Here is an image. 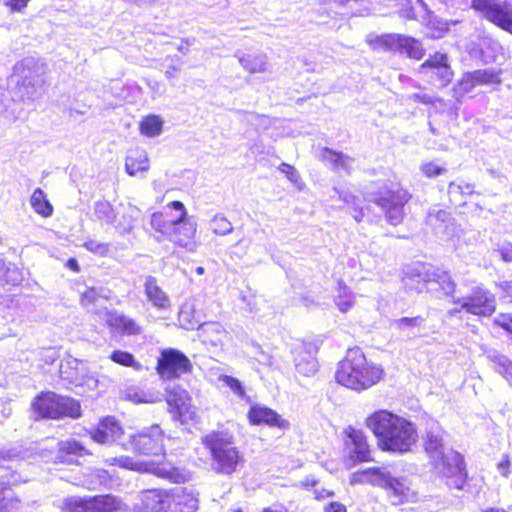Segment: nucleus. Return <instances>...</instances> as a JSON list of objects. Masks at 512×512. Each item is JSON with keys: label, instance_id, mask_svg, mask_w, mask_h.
<instances>
[{"label": "nucleus", "instance_id": "obj_1", "mask_svg": "<svg viewBox=\"0 0 512 512\" xmlns=\"http://www.w3.org/2000/svg\"><path fill=\"white\" fill-rule=\"evenodd\" d=\"M366 427L377 438L378 446L383 451L406 453L417 441L414 424L388 410H378L365 420Z\"/></svg>", "mask_w": 512, "mask_h": 512}, {"label": "nucleus", "instance_id": "obj_2", "mask_svg": "<svg viewBox=\"0 0 512 512\" xmlns=\"http://www.w3.org/2000/svg\"><path fill=\"white\" fill-rule=\"evenodd\" d=\"M383 376L381 366L369 362L358 347L348 349L345 358L339 363L336 381L355 391L366 390L378 383Z\"/></svg>", "mask_w": 512, "mask_h": 512}, {"label": "nucleus", "instance_id": "obj_3", "mask_svg": "<svg viewBox=\"0 0 512 512\" xmlns=\"http://www.w3.org/2000/svg\"><path fill=\"white\" fill-rule=\"evenodd\" d=\"M350 483L352 485L367 483L385 489L392 505L416 502L419 499L418 492L409 478L395 477L386 467H371L357 471L352 474Z\"/></svg>", "mask_w": 512, "mask_h": 512}, {"label": "nucleus", "instance_id": "obj_4", "mask_svg": "<svg viewBox=\"0 0 512 512\" xmlns=\"http://www.w3.org/2000/svg\"><path fill=\"white\" fill-rule=\"evenodd\" d=\"M202 442L210 452L211 468L218 474H233L243 461L234 437L228 431H212L203 437Z\"/></svg>", "mask_w": 512, "mask_h": 512}, {"label": "nucleus", "instance_id": "obj_5", "mask_svg": "<svg viewBox=\"0 0 512 512\" xmlns=\"http://www.w3.org/2000/svg\"><path fill=\"white\" fill-rule=\"evenodd\" d=\"M32 410L38 418L70 417L77 419L81 416V406L77 400L57 395L54 392L38 395L32 402Z\"/></svg>", "mask_w": 512, "mask_h": 512}, {"label": "nucleus", "instance_id": "obj_6", "mask_svg": "<svg viewBox=\"0 0 512 512\" xmlns=\"http://www.w3.org/2000/svg\"><path fill=\"white\" fill-rule=\"evenodd\" d=\"M44 72L43 64L34 58H26L15 65L13 81L16 82L22 98L35 99L39 96L44 83Z\"/></svg>", "mask_w": 512, "mask_h": 512}, {"label": "nucleus", "instance_id": "obj_7", "mask_svg": "<svg viewBox=\"0 0 512 512\" xmlns=\"http://www.w3.org/2000/svg\"><path fill=\"white\" fill-rule=\"evenodd\" d=\"M433 472L446 480L450 488L463 489L466 470L463 456L453 449L445 450L438 457L429 460Z\"/></svg>", "mask_w": 512, "mask_h": 512}, {"label": "nucleus", "instance_id": "obj_8", "mask_svg": "<svg viewBox=\"0 0 512 512\" xmlns=\"http://www.w3.org/2000/svg\"><path fill=\"white\" fill-rule=\"evenodd\" d=\"M193 299L186 302L179 313L180 321L184 323L186 329L198 328L199 336L203 339L204 343H209L213 346L220 345L227 336L224 327L218 322L200 323V312L197 309V301Z\"/></svg>", "mask_w": 512, "mask_h": 512}, {"label": "nucleus", "instance_id": "obj_9", "mask_svg": "<svg viewBox=\"0 0 512 512\" xmlns=\"http://www.w3.org/2000/svg\"><path fill=\"white\" fill-rule=\"evenodd\" d=\"M409 198V194L402 189L367 192L365 196V200L376 204L385 214L387 222L394 226L403 221L404 207Z\"/></svg>", "mask_w": 512, "mask_h": 512}, {"label": "nucleus", "instance_id": "obj_10", "mask_svg": "<svg viewBox=\"0 0 512 512\" xmlns=\"http://www.w3.org/2000/svg\"><path fill=\"white\" fill-rule=\"evenodd\" d=\"M168 207L178 212V215L174 217L173 229L170 230L167 239L189 252H196L198 248V243L195 240L197 224L187 218V211L182 202L172 201Z\"/></svg>", "mask_w": 512, "mask_h": 512}, {"label": "nucleus", "instance_id": "obj_11", "mask_svg": "<svg viewBox=\"0 0 512 512\" xmlns=\"http://www.w3.org/2000/svg\"><path fill=\"white\" fill-rule=\"evenodd\" d=\"M190 359L180 350L163 349L157 360L156 371L162 380H173L192 371Z\"/></svg>", "mask_w": 512, "mask_h": 512}, {"label": "nucleus", "instance_id": "obj_12", "mask_svg": "<svg viewBox=\"0 0 512 512\" xmlns=\"http://www.w3.org/2000/svg\"><path fill=\"white\" fill-rule=\"evenodd\" d=\"M409 280L417 282V285L414 287L417 292L435 290L436 285L439 286L445 295H452L455 291V283L450 274L433 266H422L420 269H417V273L410 277Z\"/></svg>", "mask_w": 512, "mask_h": 512}, {"label": "nucleus", "instance_id": "obj_13", "mask_svg": "<svg viewBox=\"0 0 512 512\" xmlns=\"http://www.w3.org/2000/svg\"><path fill=\"white\" fill-rule=\"evenodd\" d=\"M453 302L460 304L466 312L481 316H490L496 307L494 294L483 285L474 286L468 296L453 298Z\"/></svg>", "mask_w": 512, "mask_h": 512}, {"label": "nucleus", "instance_id": "obj_14", "mask_svg": "<svg viewBox=\"0 0 512 512\" xmlns=\"http://www.w3.org/2000/svg\"><path fill=\"white\" fill-rule=\"evenodd\" d=\"M419 73L437 88L446 87L452 80L453 72L444 53L437 52L420 65Z\"/></svg>", "mask_w": 512, "mask_h": 512}, {"label": "nucleus", "instance_id": "obj_15", "mask_svg": "<svg viewBox=\"0 0 512 512\" xmlns=\"http://www.w3.org/2000/svg\"><path fill=\"white\" fill-rule=\"evenodd\" d=\"M165 390L168 410L173 419L182 424L193 420L195 411L189 393L178 385H168Z\"/></svg>", "mask_w": 512, "mask_h": 512}, {"label": "nucleus", "instance_id": "obj_16", "mask_svg": "<svg viewBox=\"0 0 512 512\" xmlns=\"http://www.w3.org/2000/svg\"><path fill=\"white\" fill-rule=\"evenodd\" d=\"M163 441L164 434L160 426L152 425L131 436L130 443L139 454L161 455L164 452Z\"/></svg>", "mask_w": 512, "mask_h": 512}, {"label": "nucleus", "instance_id": "obj_17", "mask_svg": "<svg viewBox=\"0 0 512 512\" xmlns=\"http://www.w3.org/2000/svg\"><path fill=\"white\" fill-rule=\"evenodd\" d=\"M91 439L99 444H112L122 434V427L114 417H105L89 431Z\"/></svg>", "mask_w": 512, "mask_h": 512}, {"label": "nucleus", "instance_id": "obj_18", "mask_svg": "<svg viewBox=\"0 0 512 512\" xmlns=\"http://www.w3.org/2000/svg\"><path fill=\"white\" fill-rule=\"evenodd\" d=\"M197 509L198 499L192 489L175 488L170 491L167 512H196Z\"/></svg>", "mask_w": 512, "mask_h": 512}, {"label": "nucleus", "instance_id": "obj_19", "mask_svg": "<svg viewBox=\"0 0 512 512\" xmlns=\"http://www.w3.org/2000/svg\"><path fill=\"white\" fill-rule=\"evenodd\" d=\"M248 419L253 425L266 424L282 430L289 427V422L283 419L276 411L260 405L251 406L248 412Z\"/></svg>", "mask_w": 512, "mask_h": 512}, {"label": "nucleus", "instance_id": "obj_20", "mask_svg": "<svg viewBox=\"0 0 512 512\" xmlns=\"http://www.w3.org/2000/svg\"><path fill=\"white\" fill-rule=\"evenodd\" d=\"M294 363L298 373L304 376L314 375L318 368V363L314 357V348L311 344L301 343L294 351Z\"/></svg>", "mask_w": 512, "mask_h": 512}, {"label": "nucleus", "instance_id": "obj_21", "mask_svg": "<svg viewBox=\"0 0 512 512\" xmlns=\"http://www.w3.org/2000/svg\"><path fill=\"white\" fill-rule=\"evenodd\" d=\"M426 223L441 237H448L453 231L454 222L450 213L438 207L429 210Z\"/></svg>", "mask_w": 512, "mask_h": 512}, {"label": "nucleus", "instance_id": "obj_22", "mask_svg": "<svg viewBox=\"0 0 512 512\" xmlns=\"http://www.w3.org/2000/svg\"><path fill=\"white\" fill-rule=\"evenodd\" d=\"M169 500L170 491L149 489L141 493L143 512H167Z\"/></svg>", "mask_w": 512, "mask_h": 512}, {"label": "nucleus", "instance_id": "obj_23", "mask_svg": "<svg viewBox=\"0 0 512 512\" xmlns=\"http://www.w3.org/2000/svg\"><path fill=\"white\" fill-rule=\"evenodd\" d=\"M443 435L444 431L438 423L432 422L427 428L424 437V449L429 460L438 457L440 453L450 449L444 445Z\"/></svg>", "mask_w": 512, "mask_h": 512}, {"label": "nucleus", "instance_id": "obj_24", "mask_svg": "<svg viewBox=\"0 0 512 512\" xmlns=\"http://www.w3.org/2000/svg\"><path fill=\"white\" fill-rule=\"evenodd\" d=\"M59 373L61 378L69 383L82 385L86 377V366L83 361L68 357L61 362Z\"/></svg>", "mask_w": 512, "mask_h": 512}, {"label": "nucleus", "instance_id": "obj_25", "mask_svg": "<svg viewBox=\"0 0 512 512\" xmlns=\"http://www.w3.org/2000/svg\"><path fill=\"white\" fill-rule=\"evenodd\" d=\"M346 433L353 445L351 450L352 456L361 462L371 461L370 448L364 432L362 430L349 427Z\"/></svg>", "mask_w": 512, "mask_h": 512}, {"label": "nucleus", "instance_id": "obj_26", "mask_svg": "<svg viewBox=\"0 0 512 512\" xmlns=\"http://www.w3.org/2000/svg\"><path fill=\"white\" fill-rule=\"evenodd\" d=\"M242 67L249 73H265L270 71V64L264 54L235 53Z\"/></svg>", "mask_w": 512, "mask_h": 512}, {"label": "nucleus", "instance_id": "obj_27", "mask_svg": "<svg viewBox=\"0 0 512 512\" xmlns=\"http://www.w3.org/2000/svg\"><path fill=\"white\" fill-rule=\"evenodd\" d=\"M320 159L331 166L334 171L350 172L354 160L341 152L333 151L329 148H323L320 151Z\"/></svg>", "mask_w": 512, "mask_h": 512}, {"label": "nucleus", "instance_id": "obj_28", "mask_svg": "<svg viewBox=\"0 0 512 512\" xmlns=\"http://www.w3.org/2000/svg\"><path fill=\"white\" fill-rule=\"evenodd\" d=\"M125 168L129 175L134 176L138 172L149 169V160L145 150L141 148L130 149L125 160Z\"/></svg>", "mask_w": 512, "mask_h": 512}, {"label": "nucleus", "instance_id": "obj_29", "mask_svg": "<svg viewBox=\"0 0 512 512\" xmlns=\"http://www.w3.org/2000/svg\"><path fill=\"white\" fill-rule=\"evenodd\" d=\"M87 512H114L120 506V500L115 496L106 494L88 497Z\"/></svg>", "mask_w": 512, "mask_h": 512}, {"label": "nucleus", "instance_id": "obj_30", "mask_svg": "<svg viewBox=\"0 0 512 512\" xmlns=\"http://www.w3.org/2000/svg\"><path fill=\"white\" fill-rule=\"evenodd\" d=\"M401 34H369L366 42L374 50L397 51Z\"/></svg>", "mask_w": 512, "mask_h": 512}, {"label": "nucleus", "instance_id": "obj_31", "mask_svg": "<svg viewBox=\"0 0 512 512\" xmlns=\"http://www.w3.org/2000/svg\"><path fill=\"white\" fill-rule=\"evenodd\" d=\"M145 293L148 300L153 304V306L159 309H165L169 306V298L157 285L156 279L152 276H149L146 279Z\"/></svg>", "mask_w": 512, "mask_h": 512}, {"label": "nucleus", "instance_id": "obj_32", "mask_svg": "<svg viewBox=\"0 0 512 512\" xmlns=\"http://www.w3.org/2000/svg\"><path fill=\"white\" fill-rule=\"evenodd\" d=\"M125 398L133 403H156L162 400V394L157 390H143L129 387L125 391Z\"/></svg>", "mask_w": 512, "mask_h": 512}, {"label": "nucleus", "instance_id": "obj_33", "mask_svg": "<svg viewBox=\"0 0 512 512\" xmlns=\"http://www.w3.org/2000/svg\"><path fill=\"white\" fill-rule=\"evenodd\" d=\"M489 22L512 34V3L503 0Z\"/></svg>", "mask_w": 512, "mask_h": 512}, {"label": "nucleus", "instance_id": "obj_34", "mask_svg": "<svg viewBox=\"0 0 512 512\" xmlns=\"http://www.w3.org/2000/svg\"><path fill=\"white\" fill-rule=\"evenodd\" d=\"M334 301L335 305L343 313L349 311L355 303L354 293L347 287L343 280H338L337 282Z\"/></svg>", "mask_w": 512, "mask_h": 512}, {"label": "nucleus", "instance_id": "obj_35", "mask_svg": "<svg viewBox=\"0 0 512 512\" xmlns=\"http://www.w3.org/2000/svg\"><path fill=\"white\" fill-rule=\"evenodd\" d=\"M108 322L111 326L120 330L123 334L138 335L141 333V327L133 319L126 315H111Z\"/></svg>", "mask_w": 512, "mask_h": 512}, {"label": "nucleus", "instance_id": "obj_36", "mask_svg": "<svg viewBox=\"0 0 512 512\" xmlns=\"http://www.w3.org/2000/svg\"><path fill=\"white\" fill-rule=\"evenodd\" d=\"M93 220L102 224H114L116 221V213L112 205L106 200L96 201L93 207Z\"/></svg>", "mask_w": 512, "mask_h": 512}, {"label": "nucleus", "instance_id": "obj_37", "mask_svg": "<svg viewBox=\"0 0 512 512\" xmlns=\"http://www.w3.org/2000/svg\"><path fill=\"white\" fill-rule=\"evenodd\" d=\"M399 42L397 51L405 53L408 57L415 60H420L424 56V48L418 40L401 35Z\"/></svg>", "mask_w": 512, "mask_h": 512}, {"label": "nucleus", "instance_id": "obj_38", "mask_svg": "<svg viewBox=\"0 0 512 512\" xmlns=\"http://www.w3.org/2000/svg\"><path fill=\"white\" fill-rule=\"evenodd\" d=\"M30 205L32 206L33 210L41 216L48 217L53 213V207L41 188L34 190L30 198Z\"/></svg>", "mask_w": 512, "mask_h": 512}, {"label": "nucleus", "instance_id": "obj_39", "mask_svg": "<svg viewBox=\"0 0 512 512\" xmlns=\"http://www.w3.org/2000/svg\"><path fill=\"white\" fill-rule=\"evenodd\" d=\"M358 0H321V4L327 10L329 15H340L343 17L353 16L354 13L349 11L348 8H352V4Z\"/></svg>", "mask_w": 512, "mask_h": 512}, {"label": "nucleus", "instance_id": "obj_40", "mask_svg": "<svg viewBox=\"0 0 512 512\" xmlns=\"http://www.w3.org/2000/svg\"><path fill=\"white\" fill-rule=\"evenodd\" d=\"M151 227L167 238L171 229H173L174 217L168 215L167 212H155L151 215Z\"/></svg>", "mask_w": 512, "mask_h": 512}, {"label": "nucleus", "instance_id": "obj_41", "mask_svg": "<svg viewBox=\"0 0 512 512\" xmlns=\"http://www.w3.org/2000/svg\"><path fill=\"white\" fill-rule=\"evenodd\" d=\"M23 280L22 271L13 263L4 264L0 270V285H18Z\"/></svg>", "mask_w": 512, "mask_h": 512}, {"label": "nucleus", "instance_id": "obj_42", "mask_svg": "<svg viewBox=\"0 0 512 512\" xmlns=\"http://www.w3.org/2000/svg\"><path fill=\"white\" fill-rule=\"evenodd\" d=\"M474 192V185L462 180L452 181L448 186L450 200L454 202H460L463 196L472 195Z\"/></svg>", "mask_w": 512, "mask_h": 512}, {"label": "nucleus", "instance_id": "obj_43", "mask_svg": "<svg viewBox=\"0 0 512 512\" xmlns=\"http://www.w3.org/2000/svg\"><path fill=\"white\" fill-rule=\"evenodd\" d=\"M209 228L218 236L229 235L234 230L232 223L221 213H217L211 218L209 221Z\"/></svg>", "mask_w": 512, "mask_h": 512}, {"label": "nucleus", "instance_id": "obj_44", "mask_svg": "<svg viewBox=\"0 0 512 512\" xmlns=\"http://www.w3.org/2000/svg\"><path fill=\"white\" fill-rule=\"evenodd\" d=\"M425 318L418 315L415 317H402L392 321V326L400 332L412 333L415 329L423 326Z\"/></svg>", "mask_w": 512, "mask_h": 512}, {"label": "nucleus", "instance_id": "obj_45", "mask_svg": "<svg viewBox=\"0 0 512 512\" xmlns=\"http://www.w3.org/2000/svg\"><path fill=\"white\" fill-rule=\"evenodd\" d=\"M476 86L498 85L501 83L499 73L491 69H478L470 72Z\"/></svg>", "mask_w": 512, "mask_h": 512}, {"label": "nucleus", "instance_id": "obj_46", "mask_svg": "<svg viewBox=\"0 0 512 512\" xmlns=\"http://www.w3.org/2000/svg\"><path fill=\"white\" fill-rule=\"evenodd\" d=\"M503 0H471V7L490 21Z\"/></svg>", "mask_w": 512, "mask_h": 512}, {"label": "nucleus", "instance_id": "obj_47", "mask_svg": "<svg viewBox=\"0 0 512 512\" xmlns=\"http://www.w3.org/2000/svg\"><path fill=\"white\" fill-rule=\"evenodd\" d=\"M58 453L59 455L57 456V458L59 459H62L63 454L74 456H84L89 454L88 450L80 442L76 440H67L59 442Z\"/></svg>", "mask_w": 512, "mask_h": 512}, {"label": "nucleus", "instance_id": "obj_48", "mask_svg": "<svg viewBox=\"0 0 512 512\" xmlns=\"http://www.w3.org/2000/svg\"><path fill=\"white\" fill-rule=\"evenodd\" d=\"M490 358L494 363V369L501 374L512 387V361L500 354L490 355Z\"/></svg>", "mask_w": 512, "mask_h": 512}, {"label": "nucleus", "instance_id": "obj_49", "mask_svg": "<svg viewBox=\"0 0 512 512\" xmlns=\"http://www.w3.org/2000/svg\"><path fill=\"white\" fill-rule=\"evenodd\" d=\"M163 121L159 116L151 115L144 118L140 123V131L143 135L154 137L161 133Z\"/></svg>", "mask_w": 512, "mask_h": 512}, {"label": "nucleus", "instance_id": "obj_50", "mask_svg": "<svg viewBox=\"0 0 512 512\" xmlns=\"http://www.w3.org/2000/svg\"><path fill=\"white\" fill-rule=\"evenodd\" d=\"M475 80L473 79L470 72L465 73L462 78L453 87L454 97L457 102H461V98L472 92L476 88Z\"/></svg>", "mask_w": 512, "mask_h": 512}, {"label": "nucleus", "instance_id": "obj_51", "mask_svg": "<svg viewBox=\"0 0 512 512\" xmlns=\"http://www.w3.org/2000/svg\"><path fill=\"white\" fill-rule=\"evenodd\" d=\"M136 212L135 208H129L127 212L123 213L118 221H115V228L121 234L125 235L130 233L136 222V218L133 215Z\"/></svg>", "mask_w": 512, "mask_h": 512}, {"label": "nucleus", "instance_id": "obj_52", "mask_svg": "<svg viewBox=\"0 0 512 512\" xmlns=\"http://www.w3.org/2000/svg\"><path fill=\"white\" fill-rule=\"evenodd\" d=\"M88 497L71 496L64 499L62 510L64 512H87Z\"/></svg>", "mask_w": 512, "mask_h": 512}, {"label": "nucleus", "instance_id": "obj_53", "mask_svg": "<svg viewBox=\"0 0 512 512\" xmlns=\"http://www.w3.org/2000/svg\"><path fill=\"white\" fill-rule=\"evenodd\" d=\"M111 463L128 470L138 472L148 471V464L144 462L135 461L133 458L129 456L114 457L112 458Z\"/></svg>", "mask_w": 512, "mask_h": 512}, {"label": "nucleus", "instance_id": "obj_54", "mask_svg": "<svg viewBox=\"0 0 512 512\" xmlns=\"http://www.w3.org/2000/svg\"><path fill=\"white\" fill-rule=\"evenodd\" d=\"M156 473H157V475H159L163 478H167L170 481L175 482V483H182V482H185L187 479L185 473L182 472L181 470H178L175 467H169V468L160 467V468H157Z\"/></svg>", "mask_w": 512, "mask_h": 512}, {"label": "nucleus", "instance_id": "obj_55", "mask_svg": "<svg viewBox=\"0 0 512 512\" xmlns=\"http://www.w3.org/2000/svg\"><path fill=\"white\" fill-rule=\"evenodd\" d=\"M220 379L240 399H245L247 397L246 391L239 379L229 375H224Z\"/></svg>", "mask_w": 512, "mask_h": 512}, {"label": "nucleus", "instance_id": "obj_56", "mask_svg": "<svg viewBox=\"0 0 512 512\" xmlns=\"http://www.w3.org/2000/svg\"><path fill=\"white\" fill-rule=\"evenodd\" d=\"M110 359L120 365L133 367L135 364L134 356L126 351L115 350L111 353Z\"/></svg>", "mask_w": 512, "mask_h": 512}, {"label": "nucleus", "instance_id": "obj_57", "mask_svg": "<svg viewBox=\"0 0 512 512\" xmlns=\"http://www.w3.org/2000/svg\"><path fill=\"white\" fill-rule=\"evenodd\" d=\"M421 172L428 178H433L444 174L447 170L435 162H425L420 166Z\"/></svg>", "mask_w": 512, "mask_h": 512}, {"label": "nucleus", "instance_id": "obj_58", "mask_svg": "<svg viewBox=\"0 0 512 512\" xmlns=\"http://www.w3.org/2000/svg\"><path fill=\"white\" fill-rule=\"evenodd\" d=\"M84 247L93 253L99 255H106L108 252V245L105 243L98 242L96 240H89L84 243Z\"/></svg>", "mask_w": 512, "mask_h": 512}, {"label": "nucleus", "instance_id": "obj_59", "mask_svg": "<svg viewBox=\"0 0 512 512\" xmlns=\"http://www.w3.org/2000/svg\"><path fill=\"white\" fill-rule=\"evenodd\" d=\"M278 169H279V171L284 173L291 182H293V183L299 182L300 175H299L298 171L293 166H291L287 163H281L279 165Z\"/></svg>", "mask_w": 512, "mask_h": 512}, {"label": "nucleus", "instance_id": "obj_60", "mask_svg": "<svg viewBox=\"0 0 512 512\" xmlns=\"http://www.w3.org/2000/svg\"><path fill=\"white\" fill-rule=\"evenodd\" d=\"M98 297L99 291L95 288H90L81 295V304L84 307H88L90 304L96 302Z\"/></svg>", "mask_w": 512, "mask_h": 512}, {"label": "nucleus", "instance_id": "obj_61", "mask_svg": "<svg viewBox=\"0 0 512 512\" xmlns=\"http://www.w3.org/2000/svg\"><path fill=\"white\" fill-rule=\"evenodd\" d=\"M504 262H512V243H505L494 250Z\"/></svg>", "mask_w": 512, "mask_h": 512}, {"label": "nucleus", "instance_id": "obj_62", "mask_svg": "<svg viewBox=\"0 0 512 512\" xmlns=\"http://www.w3.org/2000/svg\"><path fill=\"white\" fill-rule=\"evenodd\" d=\"M497 468L499 473L504 476L508 477L510 474V459L507 454H504L502 457V460L497 464Z\"/></svg>", "mask_w": 512, "mask_h": 512}, {"label": "nucleus", "instance_id": "obj_63", "mask_svg": "<svg viewBox=\"0 0 512 512\" xmlns=\"http://www.w3.org/2000/svg\"><path fill=\"white\" fill-rule=\"evenodd\" d=\"M324 512H347V509L344 504L333 501L324 507Z\"/></svg>", "mask_w": 512, "mask_h": 512}, {"label": "nucleus", "instance_id": "obj_64", "mask_svg": "<svg viewBox=\"0 0 512 512\" xmlns=\"http://www.w3.org/2000/svg\"><path fill=\"white\" fill-rule=\"evenodd\" d=\"M497 323L505 330L512 333V315L501 316V318L497 320Z\"/></svg>", "mask_w": 512, "mask_h": 512}]
</instances>
